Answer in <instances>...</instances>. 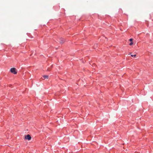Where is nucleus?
Returning <instances> with one entry per match:
<instances>
[{
  "instance_id": "obj_4",
  "label": "nucleus",
  "mask_w": 153,
  "mask_h": 153,
  "mask_svg": "<svg viewBox=\"0 0 153 153\" xmlns=\"http://www.w3.org/2000/svg\"><path fill=\"white\" fill-rule=\"evenodd\" d=\"M59 42L61 43H63V42H64V39L62 38H61V40L60 41H59Z\"/></svg>"
},
{
  "instance_id": "obj_6",
  "label": "nucleus",
  "mask_w": 153,
  "mask_h": 153,
  "mask_svg": "<svg viewBox=\"0 0 153 153\" xmlns=\"http://www.w3.org/2000/svg\"><path fill=\"white\" fill-rule=\"evenodd\" d=\"M133 44V42H131L129 44L130 45H131Z\"/></svg>"
},
{
  "instance_id": "obj_5",
  "label": "nucleus",
  "mask_w": 153,
  "mask_h": 153,
  "mask_svg": "<svg viewBox=\"0 0 153 153\" xmlns=\"http://www.w3.org/2000/svg\"><path fill=\"white\" fill-rule=\"evenodd\" d=\"M131 57H133V56L135 57L136 56V54H134V55L131 54Z\"/></svg>"
},
{
  "instance_id": "obj_7",
  "label": "nucleus",
  "mask_w": 153,
  "mask_h": 153,
  "mask_svg": "<svg viewBox=\"0 0 153 153\" xmlns=\"http://www.w3.org/2000/svg\"><path fill=\"white\" fill-rule=\"evenodd\" d=\"M129 40L131 42H132V41L133 40V39H132V38H131V39H129Z\"/></svg>"
},
{
  "instance_id": "obj_8",
  "label": "nucleus",
  "mask_w": 153,
  "mask_h": 153,
  "mask_svg": "<svg viewBox=\"0 0 153 153\" xmlns=\"http://www.w3.org/2000/svg\"><path fill=\"white\" fill-rule=\"evenodd\" d=\"M48 71H49L50 70H49L48 69Z\"/></svg>"
},
{
  "instance_id": "obj_1",
  "label": "nucleus",
  "mask_w": 153,
  "mask_h": 153,
  "mask_svg": "<svg viewBox=\"0 0 153 153\" xmlns=\"http://www.w3.org/2000/svg\"><path fill=\"white\" fill-rule=\"evenodd\" d=\"M10 71L12 73L15 74H16L17 73V70L14 68H11V69L10 70Z\"/></svg>"
},
{
  "instance_id": "obj_10",
  "label": "nucleus",
  "mask_w": 153,
  "mask_h": 153,
  "mask_svg": "<svg viewBox=\"0 0 153 153\" xmlns=\"http://www.w3.org/2000/svg\"><path fill=\"white\" fill-rule=\"evenodd\" d=\"M96 46H97V44H96Z\"/></svg>"
},
{
  "instance_id": "obj_9",
  "label": "nucleus",
  "mask_w": 153,
  "mask_h": 153,
  "mask_svg": "<svg viewBox=\"0 0 153 153\" xmlns=\"http://www.w3.org/2000/svg\"><path fill=\"white\" fill-rule=\"evenodd\" d=\"M96 46H97V44H96Z\"/></svg>"
},
{
  "instance_id": "obj_2",
  "label": "nucleus",
  "mask_w": 153,
  "mask_h": 153,
  "mask_svg": "<svg viewBox=\"0 0 153 153\" xmlns=\"http://www.w3.org/2000/svg\"><path fill=\"white\" fill-rule=\"evenodd\" d=\"M25 138L26 139L30 140L31 139V137L30 135L27 134V135L25 136Z\"/></svg>"
},
{
  "instance_id": "obj_3",
  "label": "nucleus",
  "mask_w": 153,
  "mask_h": 153,
  "mask_svg": "<svg viewBox=\"0 0 153 153\" xmlns=\"http://www.w3.org/2000/svg\"><path fill=\"white\" fill-rule=\"evenodd\" d=\"M43 77L44 78V79H48V75H44L43 76Z\"/></svg>"
}]
</instances>
